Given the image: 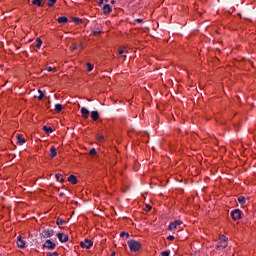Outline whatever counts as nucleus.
Wrapping results in <instances>:
<instances>
[{"instance_id": "b1692460", "label": "nucleus", "mask_w": 256, "mask_h": 256, "mask_svg": "<svg viewBox=\"0 0 256 256\" xmlns=\"http://www.w3.org/2000/svg\"><path fill=\"white\" fill-rule=\"evenodd\" d=\"M89 155H91V157H95V155H97V150L95 148L90 149Z\"/></svg>"}, {"instance_id": "37998d69", "label": "nucleus", "mask_w": 256, "mask_h": 256, "mask_svg": "<svg viewBox=\"0 0 256 256\" xmlns=\"http://www.w3.org/2000/svg\"><path fill=\"white\" fill-rule=\"evenodd\" d=\"M111 255H112V256H115V255H116L115 251H113V252L111 253Z\"/></svg>"}, {"instance_id": "ddd939ff", "label": "nucleus", "mask_w": 256, "mask_h": 256, "mask_svg": "<svg viewBox=\"0 0 256 256\" xmlns=\"http://www.w3.org/2000/svg\"><path fill=\"white\" fill-rule=\"evenodd\" d=\"M16 139H17L18 145H24V143H25V138H23V135L18 134V135L16 136Z\"/></svg>"}, {"instance_id": "7c9ffc66", "label": "nucleus", "mask_w": 256, "mask_h": 256, "mask_svg": "<svg viewBox=\"0 0 256 256\" xmlns=\"http://www.w3.org/2000/svg\"><path fill=\"white\" fill-rule=\"evenodd\" d=\"M167 239H168V241H175V236L169 235V236L167 237Z\"/></svg>"}, {"instance_id": "0eeeda50", "label": "nucleus", "mask_w": 256, "mask_h": 256, "mask_svg": "<svg viewBox=\"0 0 256 256\" xmlns=\"http://www.w3.org/2000/svg\"><path fill=\"white\" fill-rule=\"evenodd\" d=\"M57 238L59 239L60 243H67V241H69V236L65 235L61 232L57 233Z\"/></svg>"}, {"instance_id": "58836bf2", "label": "nucleus", "mask_w": 256, "mask_h": 256, "mask_svg": "<svg viewBox=\"0 0 256 256\" xmlns=\"http://www.w3.org/2000/svg\"><path fill=\"white\" fill-rule=\"evenodd\" d=\"M105 0H98V3H99V5H103V2H104Z\"/></svg>"}, {"instance_id": "bb28decb", "label": "nucleus", "mask_w": 256, "mask_h": 256, "mask_svg": "<svg viewBox=\"0 0 256 256\" xmlns=\"http://www.w3.org/2000/svg\"><path fill=\"white\" fill-rule=\"evenodd\" d=\"M120 237H126V239H129V233L121 232Z\"/></svg>"}, {"instance_id": "473e14b6", "label": "nucleus", "mask_w": 256, "mask_h": 256, "mask_svg": "<svg viewBox=\"0 0 256 256\" xmlns=\"http://www.w3.org/2000/svg\"><path fill=\"white\" fill-rule=\"evenodd\" d=\"M134 21H135V23H143V19H141V18H137Z\"/></svg>"}, {"instance_id": "dca6fc26", "label": "nucleus", "mask_w": 256, "mask_h": 256, "mask_svg": "<svg viewBox=\"0 0 256 256\" xmlns=\"http://www.w3.org/2000/svg\"><path fill=\"white\" fill-rule=\"evenodd\" d=\"M43 131H45V133L49 135L50 133H53V128L49 126H43Z\"/></svg>"}, {"instance_id": "e433bc0d", "label": "nucleus", "mask_w": 256, "mask_h": 256, "mask_svg": "<svg viewBox=\"0 0 256 256\" xmlns=\"http://www.w3.org/2000/svg\"><path fill=\"white\" fill-rule=\"evenodd\" d=\"M125 53V50H119V57H121Z\"/></svg>"}, {"instance_id": "6e6552de", "label": "nucleus", "mask_w": 256, "mask_h": 256, "mask_svg": "<svg viewBox=\"0 0 256 256\" xmlns=\"http://www.w3.org/2000/svg\"><path fill=\"white\" fill-rule=\"evenodd\" d=\"M17 247H19V249H25V241L23 240V236L22 235H19L17 237Z\"/></svg>"}, {"instance_id": "5701e85b", "label": "nucleus", "mask_w": 256, "mask_h": 256, "mask_svg": "<svg viewBox=\"0 0 256 256\" xmlns=\"http://www.w3.org/2000/svg\"><path fill=\"white\" fill-rule=\"evenodd\" d=\"M38 93H39V96H38L39 101H43V97H45V94L41 90H38Z\"/></svg>"}, {"instance_id": "ea45409f", "label": "nucleus", "mask_w": 256, "mask_h": 256, "mask_svg": "<svg viewBox=\"0 0 256 256\" xmlns=\"http://www.w3.org/2000/svg\"><path fill=\"white\" fill-rule=\"evenodd\" d=\"M148 211H151L152 207L150 205H146Z\"/></svg>"}, {"instance_id": "79ce46f5", "label": "nucleus", "mask_w": 256, "mask_h": 256, "mask_svg": "<svg viewBox=\"0 0 256 256\" xmlns=\"http://www.w3.org/2000/svg\"><path fill=\"white\" fill-rule=\"evenodd\" d=\"M64 195H65V193H63V192H62V193H60V197H63Z\"/></svg>"}, {"instance_id": "c756f323", "label": "nucleus", "mask_w": 256, "mask_h": 256, "mask_svg": "<svg viewBox=\"0 0 256 256\" xmlns=\"http://www.w3.org/2000/svg\"><path fill=\"white\" fill-rule=\"evenodd\" d=\"M47 256H59V253H57V252H53V253L48 252Z\"/></svg>"}, {"instance_id": "f704fd0d", "label": "nucleus", "mask_w": 256, "mask_h": 256, "mask_svg": "<svg viewBox=\"0 0 256 256\" xmlns=\"http://www.w3.org/2000/svg\"><path fill=\"white\" fill-rule=\"evenodd\" d=\"M101 33V31H99V30H94L93 31V35H99Z\"/></svg>"}, {"instance_id": "1a4fd4ad", "label": "nucleus", "mask_w": 256, "mask_h": 256, "mask_svg": "<svg viewBox=\"0 0 256 256\" xmlns=\"http://www.w3.org/2000/svg\"><path fill=\"white\" fill-rule=\"evenodd\" d=\"M80 113H81L83 119H89V110L87 108L82 107L80 109Z\"/></svg>"}, {"instance_id": "c9c22d12", "label": "nucleus", "mask_w": 256, "mask_h": 256, "mask_svg": "<svg viewBox=\"0 0 256 256\" xmlns=\"http://www.w3.org/2000/svg\"><path fill=\"white\" fill-rule=\"evenodd\" d=\"M220 239H221V241H223V242H225V241L228 240V239L225 237V235H222Z\"/></svg>"}, {"instance_id": "c85d7f7f", "label": "nucleus", "mask_w": 256, "mask_h": 256, "mask_svg": "<svg viewBox=\"0 0 256 256\" xmlns=\"http://www.w3.org/2000/svg\"><path fill=\"white\" fill-rule=\"evenodd\" d=\"M46 70H48L49 72L53 71V73L57 72V68H52V67H47Z\"/></svg>"}, {"instance_id": "a19ab883", "label": "nucleus", "mask_w": 256, "mask_h": 256, "mask_svg": "<svg viewBox=\"0 0 256 256\" xmlns=\"http://www.w3.org/2000/svg\"><path fill=\"white\" fill-rule=\"evenodd\" d=\"M60 183H65V179L61 178Z\"/></svg>"}, {"instance_id": "2f4dec72", "label": "nucleus", "mask_w": 256, "mask_h": 256, "mask_svg": "<svg viewBox=\"0 0 256 256\" xmlns=\"http://www.w3.org/2000/svg\"><path fill=\"white\" fill-rule=\"evenodd\" d=\"M98 141H105V137L103 135L98 136Z\"/></svg>"}, {"instance_id": "4c0bfd02", "label": "nucleus", "mask_w": 256, "mask_h": 256, "mask_svg": "<svg viewBox=\"0 0 256 256\" xmlns=\"http://www.w3.org/2000/svg\"><path fill=\"white\" fill-rule=\"evenodd\" d=\"M59 177H61V174H56L55 178L57 179V181H59Z\"/></svg>"}, {"instance_id": "393cba45", "label": "nucleus", "mask_w": 256, "mask_h": 256, "mask_svg": "<svg viewBox=\"0 0 256 256\" xmlns=\"http://www.w3.org/2000/svg\"><path fill=\"white\" fill-rule=\"evenodd\" d=\"M55 3H57V0H48V7H53V5H55Z\"/></svg>"}, {"instance_id": "cd10ccee", "label": "nucleus", "mask_w": 256, "mask_h": 256, "mask_svg": "<svg viewBox=\"0 0 256 256\" xmlns=\"http://www.w3.org/2000/svg\"><path fill=\"white\" fill-rule=\"evenodd\" d=\"M87 71H93V65L91 63H87Z\"/></svg>"}, {"instance_id": "f3484780", "label": "nucleus", "mask_w": 256, "mask_h": 256, "mask_svg": "<svg viewBox=\"0 0 256 256\" xmlns=\"http://www.w3.org/2000/svg\"><path fill=\"white\" fill-rule=\"evenodd\" d=\"M55 111H56V113H61V111H63V105L56 104L55 105Z\"/></svg>"}, {"instance_id": "72a5a7b5", "label": "nucleus", "mask_w": 256, "mask_h": 256, "mask_svg": "<svg viewBox=\"0 0 256 256\" xmlns=\"http://www.w3.org/2000/svg\"><path fill=\"white\" fill-rule=\"evenodd\" d=\"M71 51H75L77 49V44H73V46L70 47Z\"/></svg>"}, {"instance_id": "f03ea898", "label": "nucleus", "mask_w": 256, "mask_h": 256, "mask_svg": "<svg viewBox=\"0 0 256 256\" xmlns=\"http://www.w3.org/2000/svg\"><path fill=\"white\" fill-rule=\"evenodd\" d=\"M40 235L42 239H49L50 237H53V235H55V231L53 229H45Z\"/></svg>"}, {"instance_id": "6ab92c4d", "label": "nucleus", "mask_w": 256, "mask_h": 256, "mask_svg": "<svg viewBox=\"0 0 256 256\" xmlns=\"http://www.w3.org/2000/svg\"><path fill=\"white\" fill-rule=\"evenodd\" d=\"M56 225H58V226L65 225V220H63L62 218L58 217L56 219Z\"/></svg>"}, {"instance_id": "9d476101", "label": "nucleus", "mask_w": 256, "mask_h": 256, "mask_svg": "<svg viewBox=\"0 0 256 256\" xmlns=\"http://www.w3.org/2000/svg\"><path fill=\"white\" fill-rule=\"evenodd\" d=\"M111 11H112L111 5L105 4L103 6V13H104V15H109V13H111Z\"/></svg>"}, {"instance_id": "7ed1b4c3", "label": "nucleus", "mask_w": 256, "mask_h": 256, "mask_svg": "<svg viewBox=\"0 0 256 256\" xmlns=\"http://www.w3.org/2000/svg\"><path fill=\"white\" fill-rule=\"evenodd\" d=\"M80 247H82V249H91V247H93V241L86 238L84 241L80 242Z\"/></svg>"}, {"instance_id": "aec40b11", "label": "nucleus", "mask_w": 256, "mask_h": 256, "mask_svg": "<svg viewBox=\"0 0 256 256\" xmlns=\"http://www.w3.org/2000/svg\"><path fill=\"white\" fill-rule=\"evenodd\" d=\"M42 45H43V41L40 40V38H37L36 45H35L37 47V49H40Z\"/></svg>"}, {"instance_id": "39448f33", "label": "nucleus", "mask_w": 256, "mask_h": 256, "mask_svg": "<svg viewBox=\"0 0 256 256\" xmlns=\"http://www.w3.org/2000/svg\"><path fill=\"white\" fill-rule=\"evenodd\" d=\"M241 214H242V212H241V210H239V209H235V210H233V211L230 213V215H231V217H232V219H233L234 221H238V219H241Z\"/></svg>"}, {"instance_id": "f257e3e1", "label": "nucleus", "mask_w": 256, "mask_h": 256, "mask_svg": "<svg viewBox=\"0 0 256 256\" xmlns=\"http://www.w3.org/2000/svg\"><path fill=\"white\" fill-rule=\"evenodd\" d=\"M128 247L132 253H137L141 249V243L137 240L131 239L128 241Z\"/></svg>"}, {"instance_id": "4be33fe9", "label": "nucleus", "mask_w": 256, "mask_h": 256, "mask_svg": "<svg viewBox=\"0 0 256 256\" xmlns=\"http://www.w3.org/2000/svg\"><path fill=\"white\" fill-rule=\"evenodd\" d=\"M73 21H74V23H76V25H81V23H83V20L81 18H77V17L73 18Z\"/></svg>"}, {"instance_id": "a878e982", "label": "nucleus", "mask_w": 256, "mask_h": 256, "mask_svg": "<svg viewBox=\"0 0 256 256\" xmlns=\"http://www.w3.org/2000/svg\"><path fill=\"white\" fill-rule=\"evenodd\" d=\"M170 254H171V251L169 250L161 252V256H169Z\"/></svg>"}, {"instance_id": "423d86ee", "label": "nucleus", "mask_w": 256, "mask_h": 256, "mask_svg": "<svg viewBox=\"0 0 256 256\" xmlns=\"http://www.w3.org/2000/svg\"><path fill=\"white\" fill-rule=\"evenodd\" d=\"M183 222L181 220H176L174 222H171L168 226V231H173L174 229H177L179 225H181Z\"/></svg>"}, {"instance_id": "20e7f679", "label": "nucleus", "mask_w": 256, "mask_h": 256, "mask_svg": "<svg viewBox=\"0 0 256 256\" xmlns=\"http://www.w3.org/2000/svg\"><path fill=\"white\" fill-rule=\"evenodd\" d=\"M43 249H48L49 251H53L57 245L53 243L51 240H46V242L42 245Z\"/></svg>"}, {"instance_id": "a211bd4d", "label": "nucleus", "mask_w": 256, "mask_h": 256, "mask_svg": "<svg viewBox=\"0 0 256 256\" xmlns=\"http://www.w3.org/2000/svg\"><path fill=\"white\" fill-rule=\"evenodd\" d=\"M247 201V198H245V196H240L238 197V202L241 204V205H245Z\"/></svg>"}, {"instance_id": "f8f14e48", "label": "nucleus", "mask_w": 256, "mask_h": 256, "mask_svg": "<svg viewBox=\"0 0 256 256\" xmlns=\"http://www.w3.org/2000/svg\"><path fill=\"white\" fill-rule=\"evenodd\" d=\"M90 117L93 121H98L99 120V112L97 111H92L90 113Z\"/></svg>"}, {"instance_id": "2eb2a0df", "label": "nucleus", "mask_w": 256, "mask_h": 256, "mask_svg": "<svg viewBox=\"0 0 256 256\" xmlns=\"http://www.w3.org/2000/svg\"><path fill=\"white\" fill-rule=\"evenodd\" d=\"M69 21V19L65 16H61L57 19V22L60 23V24H65Z\"/></svg>"}, {"instance_id": "412c9836", "label": "nucleus", "mask_w": 256, "mask_h": 256, "mask_svg": "<svg viewBox=\"0 0 256 256\" xmlns=\"http://www.w3.org/2000/svg\"><path fill=\"white\" fill-rule=\"evenodd\" d=\"M32 3H33V5H36L37 7H41L43 0H33Z\"/></svg>"}, {"instance_id": "4468645a", "label": "nucleus", "mask_w": 256, "mask_h": 256, "mask_svg": "<svg viewBox=\"0 0 256 256\" xmlns=\"http://www.w3.org/2000/svg\"><path fill=\"white\" fill-rule=\"evenodd\" d=\"M68 181L69 183H71L72 185H77V177L75 175H70L68 177Z\"/></svg>"}, {"instance_id": "c03bdc74", "label": "nucleus", "mask_w": 256, "mask_h": 256, "mask_svg": "<svg viewBox=\"0 0 256 256\" xmlns=\"http://www.w3.org/2000/svg\"><path fill=\"white\" fill-rule=\"evenodd\" d=\"M111 3L114 4V3H115V0H112Z\"/></svg>"}, {"instance_id": "9b49d317", "label": "nucleus", "mask_w": 256, "mask_h": 256, "mask_svg": "<svg viewBox=\"0 0 256 256\" xmlns=\"http://www.w3.org/2000/svg\"><path fill=\"white\" fill-rule=\"evenodd\" d=\"M49 157H51V159L57 157V148H55V146H52V147L50 148Z\"/></svg>"}]
</instances>
